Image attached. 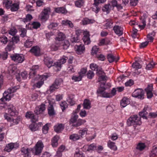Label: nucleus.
<instances>
[{
	"label": "nucleus",
	"instance_id": "22",
	"mask_svg": "<svg viewBox=\"0 0 157 157\" xmlns=\"http://www.w3.org/2000/svg\"><path fill=\"white\" fill-rule=\"evenodd\" d=\"M129 103L130 101L129 99L127 98L124 97L122 99L120 103V105L122 107L124 108Z\"/></svg>",
	"mask_w": 157,
	"mask_h": 157
},
{
	"label": "nucleus",
	"instance_id": "60",
	"mask_svg": "<svg viewBox=\"0 0 157 157\" xmlns=\"http://www.w3.org/2000/svg\"><path fill=\"white\" fill-rule=\"evenodd\" d=\"M79 40L78 37H75V36L71 35L70 39L72 43L78 42Z\"/></svg>",
	"mask_w": 157,
	"mask_h": 157
},
{
	"label": "nucleus",
	"instance_id": "15",
	"mask_svg": "<svg viewBox=\"0 0 157 157\" xmlns=\"http://www.w3.org/2000/svg\"><path fill=\"white\" fill-rule=\"evenodd\" d=\"M113 30L115 33L119 36L123 33V28L118 25L115 26L113 28Z\"/></svg>",
	"mask_w": 157,
	"mask_h": 157
},
{
	"label": "nucleus",
	"instance_id": "48",
	"mask_svg": "<svg viewBox=\"0 0 157 157\" xmlns=\"http://www.w3.org/2000/svg\"><path fill=\"white\" fill-rule=\"evenodd\" d=\"M157 155V147L153 148L150 153V157H155Z\"/></svg>",
	"mask_w": 157,
	"mask_h": 157
},
{
	"label": "nucleus",
	"instance_id": "17",
	"mask_svg": "<svg viewBox=\"0 0 157 157\" xmlns=\"http://www.w3.org/2000/svg\"><path fill=\"white\" fill-rule=\"evenodd\" d=\"M107 58L108 61L110 63H112L114 61L117 62L119 59L118 56H117V57H115L111 54H108L107 56Z\"/></svg>",
	"mask_w": 157,
	"mask_h": 157
},
{
	"label": "nucleus",
	"instance_id": "64",
	"mask_svg": "<svg viewBox=\"0 0 157 157\" xmlns=\"http://www.w3.org/2000/svg\"><path fill=\"white\" fill-rule=\"evenodd\" d=\"M98 48L97 47V46H94L92 49V52L91 53L93 55H94V54H97V52L98 51Z\"/></svg>",
	"mask_w": 157,
	"mask_h": 157
},
{
	"label": "nucleus",
	"instance_id": "25",
	"mask_svg": "<svg viewBox=\"0 0 157 157\" xmlns=\"http://www.w3.org/2000/svg\"><path fill=\"white\" fill-rule=\"evenodd\" d=\"M64 128V125L61 124L55 125L54 127V129L56 132L59 133Z\"/></svg>",
	"mask_w": 157,
	"mask_h": 157
},
{
	"label": "nucleus",
	"instance_id": "40",
	"mask_svg": "<svg viewBox=\"0 0 157 157\" xmlns=\"http://www.w3.org/2000/svg\"><path fill=\"white\" fill-rule=\"evenodd\" d=\"M148 113L144 109L143 111L140 112L139 113V115L140 116V117H142L144 119H147V115Z\"/></svg>",
	"mask_w": 157,
	"mask_h": 157
},
{
	"label": "nucleus",
	"instance_id": "6",
	"mask_svg": "<svg viewBox=\"0 0 157 157\" xmlns=\"http://www.w3.org/2000/svg\"><path fill=\"white\" fill-rule=\"evenodd\" d=\"M50 13V9L49 8H44L39 16V17L42 20H47L49 17Z\"/></svg>",
	"mask_w": 157,
	"mask_h": 157
},
{
	"label": "nucleus",
	"instance_id": "20",
	"mask_svg": "<svg viewBox=\"0 0 157 157\" xmlns=\"http://www.w3.org/2000/svg\"><path fill=\"white\" fill-rule=\"evenodd\" d=\"M16 67L15 65H10L8 68V72L11 75H15L16 70Z\"/></svg>",
	"mask_w": 157,
	"mask_h": 157
},
{
	"label": "nucleus",
	"instance_id": "53",
	"mask_svg": "<svg viewBox=\"0 0 157 157\" xmlns=\"http://www.w3.org/2000/svg\"><path fill=\"white\" fill-rule=\"evenodd\" d=\"M82 77L81 75L79 74L78 75L73 76L72 77V79L75 82L79 81L81 80Z\"/></svg>",
	"mask_w": 157,
	"mask_h": 157
},
{
	"label": "nucleus",
	"instance_id": "24",
	"mask_svg": "<svg viewBox=\"0 0 157 157\" xmlns=\"http://www.w3.org/2000/svg\"><path fill=\"white\" fill-rule=\"evenodd\" d=\"M83 105L84 108L86 109H89L91 107V102L89 100L87 99L84 100Z\"/></svg>",
	"mask_w": 157,
	"mask_h": 157
},
{
	"label": "nucleus",
	"instance_id": "33",
	"mask_svg": "<svg viewBox=\"0 0 157 157\" xmlns=\"http://www.w3.org/2000/svg\"><path fill=\"white\" fill-rule=\"evenodd\" d=\"M81 138V136L77 134H73L70 136V139L74 141H76Z\"/></svg>",
	"mask_w": 157,
	"mask_h": 157
},
{
	"label": "nucleus",
	"instance_id": "38",
	"mask_svg": "<svg viewBox=\"0 0 157 157\" xmlns=\"http://www.w3.org/2000/svg\"><path fill=\"white\" fill-rule=\"evenodd\" d=\"M94 22V20L89 19L87 18H84L82 21V24L83 25H86L88 24H91Z\"/></svg>",
	"mask_w": 157,
	"mask_h": 157
},
{
	"label": "nucleus",
	"instance_id": "35",
	"mask_svg": "<svg viewBox=\"0 0 157 157\" xmlns=\"http://www.w3.org/2000/svg\"><path fill=\"white\" fill-rule=\"evenodd\" d=\"M108 145L109 147L113 150L116 151L117 149V147L115 144V143L112 142L110 140H109L108 142Z\"/></svg>",
	"mask_w": 157,
	"mask_h": 157
},
{
	"label": "nucleus",
	"instance_id": "27",
	"mask_svg": "<svg viewBox=\"0 0 157 157\" xmlns=\"http://www.w3.org/2000/svg\"><path fill=\"white\" fill-rule=\"evenodd\" d=\"M34 42L33 40L31 39H27L24 42V46L27 48L31 47Z\"/></svg>",
	"mask_w": 157,
	"mask_h": 157
},
{
	"label": "nucleus",
	"instance_id": "45",
	"mask_svg": "<svg viewBox=\"0 0 157 157\" xmlns=\"http://www.w3.org/2000/svg\"><path fill=\"white\" fill-rule=\"evenodd\" d=\"M39 67L37 65L33 66L32 68V71L30 72L29 75L30 78L32 77V76L33 75H34L36 74V72L35 70L36 69H38Z\"/></svg>",
	"mask_w": 157,
	"mask_h": 157
},
{
	"label": "nucleus",
	"instance_id": "21",
	"mask_svg": "<svg viewBox=\"0 0 157 157\" xmlns=\"http://www.w3.org/2000/svg\"><path fill=\"white\" fill-rule=\"evenodd\" d=\"M45 109V105L41 104L40 107H36V110H35V113L37 115H38L42 112Z\"/></svg>",
	"mask_w": 157,
	"mask_h": 157
},
{
	"label": "nucleus",
	"instance_id": "59",
	"mask_svg": "<svg viewBox=\"0 0 157 157\" xmlns=\"http://www.w3.org/2000/svg\"><path fill=\"white\" fill-rule=\"evenodd\" d=\"M0 41L4 44H6L8 42V38L6 36H3L0 37Z\"/></svg>",
	"mask_w": 157,
	"mask_h": 157
},
{
	"label": "nucleus",
	"instance_id": "55",
	"mask_svg": "<svg viewBox=\"0 0 157 157\" xmlns=\"http://www.w3.org/2000/svg\"><path fill=\"white\" fill-rule=\"evenodd\" d=\"M74 156L75 157H83L84 155L81 151H80L78 149H77Z\"/></svg>",
	"mask_w": 157,
	"mask_h": 157
},
{
	"label": "nucleus",
	"instance_id": "54",
	"mask_svg": "<svg viewBox=\"0 0 157 157\" xmlns=\"http://www.w3.org/2000/svg\"><path fill=\"white\" fill-rule=\"evenodd\" d=\"M87 131V129L86 128H83L82 130H80L78 131V133L80 135V136H81V138H82V136L86 134Z\"/></svg>",
	"mask_w": 157,
	"mask_h": 157
},
{
	"label": "nucleus",
	"instance_id": "36",
	"mask_svg": "<svg viewBox=\"0 0 157 157\" xmlns=\"http://www.w3.org/2000/svg\"><path fill=\"white\" fill-rule=\"evenodd\" d=\"M48 114L50 116H52L54 115L55 114V112L54 110V108L52 105H50L48 108Z\"/></svg>",
	"mask_w": 157,
	"mask_h": 157
},
{
	"label": "nucleus",
	"instance_id": "32",
	"mask_svg": "<svg viewBox=\"0 0 157 157\" xmlns=\"http://www.w3.org/2000/svg\"><path fill=\"white\" fill-rule=\"evenodd\" d=\"M86 121L84 120L79 119L76 121V122L72 124V126L75 127H78L84 124Z\"/></svg>",
	"mask_w": 157,
	"mask_h": 157
},
{
	"label": "nucleus",
	"instance_id": "7",
	"mask_svg": "<svg viewBox=\"0 0 157 157\" xmlns=\"http://www.w3.org/2000/svg\"><path fill=\"white\" fill-rule=\"evenodd\" d=\"M132 96L135 98L143 99L144 98V92L141 89H137L132 94Z\"/></svg>",
	"mask_w": 157,
	"mask_h": 157
},
{
	"label": "nucleus",
	"instance_id": "43",
	"mask_svg": "<svg viewBox=\"0 0 157 157\" xmlns=\"http://www.w3.org/2000/svg\"><path fill=\"white\" fill-rule=\"evenodd\" d=\"M55 11L57 13H65L66 10L63 7H60L55 8Z\"/></svg>",
	"mask_w": 157,
	"mask_h": 157
},
{
	"label": "nucleus",
	"instance_id": "11",
	"mask_svg": "<svg viewBox=\"0 0 157 157\" xmlns=\"http://www.w3.org/2000/svg\"><path fill=\"white\" fill-rule=\"evenodd\" d=\"M83 35L84 36L82 38V40L84 44H89L91 42L89 37V32L87 31H84L83 33Z\"/></svg>",
	"mask_w": 157,
	"mask_h": 157
},
{
	"label": "nucleus",
	"instance_id": "44",
	"mask_svg": "<svg viewBox=\"0 0 157 157\" xmlns=\"http://www.w3.org/2000/svg\"><path fill=\"white\" fill-rule=\"evenodd\" d=\"M58 24L56 23H51L48 26L49 29L55 30L56 29L58 26Z\"/></svg>",
	"mask_w": 157,
	"mask_h": 157
},
{
	"label": "nucleus",
	"instance_id": "46",
	"mask_svg": "<svg viewBox=\"0 0 157 157\" xmlns=\"http://www.w3.org/2000/svg\"><path fill=\"white\" fill-rule=\"evenodd\" d=\"M84 2L83 0H78L75 2V6L78 8H81L84 4Z\"/></svg>",
	"mask_w": 157,
	"mask_h": 157
},
{
	"label": "nucleus",
	"instance_id": "5",
	"mask_svg": "<svg viewBox=\"0 0 157 157\" xmlns=\"http://www.w3.org/2000/svg\"><path fill=\"white\" fill-rule=\"evenodd\" d=\"M67 59L68 58L67 57L63 56L61 59L54 64V69L56 71H60L62 67V65L65 63Z\"/></svg>",
	"mask_w": 157,
	"mask_h": 157
},
{
	"label": "nucleus",
	"instance_id": "37",
	"mask_svg": "<svg viewBox=\"0 0 157 157\" xmlns=\"http://www.w3.org/2000/svg\"><path fill=\"white\" fill-rule=\"evenodd\" d=\"M10 10L12 11H17L19 8V5L17 3L12 4L10 8Z\"/></svg>",
	"mask_w": 157,
	"mask_h": 157
},
{
	"label": "nucleus",
	"instance_id": "31",
	"mask_svg": "<svg viewBox=\"0 0 157 157\" xmlns=\"http://www.w3.org/2000/svg\"><path fill=\"white\" fill-rule=\"evenodd\" d=\"M59 137L56 136H55L52 140V145L53 147H55L57 146L58 144V141L59 139Z\"/></svg>",
	"mask_w": 157,
	"mask_h": 157
},
{
	"label": "nucleus",
	"instance_id": "19",
	"mask_svg": "<svg viewBox=\"0 0 157 157\" xmlns=\"http://www.w3.org/2000/svg\"><path fill=\"white\" fill-rule=\"evenodd\" d=\"M146 92L147 98H151L153 95L151 91L152 90V86H148V87L145 89Z\"/></svg>",
	"mask_w": 157,
	"mask_h": 157
},
{
	"label": "nucleus",
	"instance_id": "26",
	"mask_svg": "<svg viewBox=\"0 0 157 157\" xmlns=\"http://www.w3.org/2000/svg\"><path fill=\"white\" fill-rule=\"evenodd\" d=\"M97 92L98 93L101 94L102 96L103 97L107 98L111 97V96H110V93L106 92L104 90H101L99 89L98 90Z\"/></svg>",
	"mask_w": 157,
	"mask_h": 157
},
{
	"label": "nucleus",
	"instance_id": "8",
	"mask_svg": "<svg viewBox=\"0 0 157 157\" xmlns=\"http://www.w3.org/2000/svg\"><path fill=\"white\" fill-rule=\"evenodd\" d=\"M11 57L12 60L17 63H21L24 60V56L23 55L15 54L11 56Z\"/></svg>",
	"mask_w": 157,
	"mask_h": 157
},
{
	"label": "nucleus",
	"instance_id": "18",
	"mask_svg": "<svg viewBox=\"0 0 157 157\" xmlns=\"http://www.w3.org/2000/svg\"><path fill=\"white\" fill-rule=\"evenodd\" d=\"M75 49L77 53L81 54L85 50V48L83 45L80 44L79 45H76L75 47Z\"/></svg>",
	"mask_w": 157,
	"mask_h": 157
},
{
	"label": "nucleus",
	"instance_id": "41",
	"mask_svg": "<svg viewBox=\"0 0 157 157\" xmlns=\"http://www.w3.org/2000/svg\"><path fill=\"white\" fill-rule=\"evenodd\" d=\"M3 4L5 5L7 9L10 8L12 4V1L9 0H4L3 2Z\"/></svg>",
	"mask_w": 157,
	"mask_h": 157
},
{
	"label": "nucleus",
	"instance_id": "56",
	"mask_svg": "<svg viewBox=\"0 0 157 157\" xmlns=\"http://www.w3.org/2000/svg\"><path fill=\"white\" fill-rule=\"evenodd\" d=\"M140 20H141V22L143 24V25H139L138 26L139 27V28H141V29H143L144 28L146 25L145 18V17H141Z\"/></svg>",
	"mask_w": 157,
	"mask_h": 157
},
{
	"label": "nucleus",
	"instance_id": "39",
	"mask_svg": "<svg viewBox=\"0 0 157 157\" xmlns=\"http://www.w3.org/2000/svg\"><path fill=\"white\" fill-rule=\"evenodd\" d=\"M65 38V35L62 33L59 32L58 33V36L56 38V40L59 41H62Z\"/></svg>",
	"mask_w": 157,
	"mask_h": 157
},
{
	"label": "nucleus",
	"instance_id": "3",
	"mask_svg": "<svg viewBox=\"0 0 157 157\" xmlns=\"http://www.w3.org/2000/svg\"><path fill=\"white\" fill-rule=\"evenodd\" d=\"M63 80L61 78L56 79L53 83L50 86L48 90L52 93L56 90L58 89L61 85L63 83Z\"/></svg>",
	"mask_w": 157,
	"mask_h": 157
},
{
	"label": "nucleus",
	"instance_id": "51",
	"mask_svg": "<svg viewBox=\"0 0 157 157\" xmlns=\"http://www.w3.org/2000/svg\"><path fill=\"white\" fill-rule=\"evenodd\" d=\"M115 106L112 105L108 106L106 107V110L109 113H112L114 110Z\"/></svg>",
	"mask_w": 157,
	"mask_h": 157
},
{
	"label": "nucleus",
	"instance_id": "14",
	"mask_svg": "<svg viewBox=\"0 0 157 157\" xmlns=\"http://www.w3.org/2000/svg\"><path fill=\"white\" fill-rule=\"evenodd\" d=\"M21 151L25 157H31L30 153L32 151L31 149L26 147H23L21 149Z\"/></svg>",
	"mask_w": 157,
	"mask_h": 157
},
{
	"label": "nucleus",
	"instance_id": "47",
	"mask_svg": "<svg viewBox=\"0 0 157 157\" xmlns=\"http://www.w3.org/2000/svg\"><path fill=\"white\" fill-rule=\"evenodd\" d=\"M110 4L105 5L102 8V11L106 12L107 13H109L110 11Z\"/></svg>",
	"mask_w": 157,
	"mask_h": 157
},
{
	"label": "nucleus",
	"instance_id": "1",
	"mask_svg": "<svg viewBox=\"0 0 157 157\" xmlns=\"http://www.w3.org/2000/svg\"><path fill=\"white\" fill-rule=\"evenodd\" d=\"M18 88L14 86L8 89L3 94L4 97L0 99V101H9L13 96V93L15 92Z\"/></svg>",
	"mask_w": 157,
	"mask_h": 157
},
{
	"label": "nucleus",
	"instance_id": "58",
	"mask_svg": "<svg viewBox=\"0 0 157 157\" xmlns=\"http://www.w3.org/2000/svg\"><path fill=\"white\" fill-rule=\"evenodd\" d=\"M96 71L97 75H98L99 76L103 75H105L104 72L103 71L102 68L101 67H99L98 69H97Z\"/></svg>",
	"mask_w": 157,
	"mask_h": 157
},
{
	"label": "nucleus",
	"instance_id": "23",
	"mask_svg": "<svg viewBox=\"0 0 157 157\" xmlns=\"http://www.w3.org/2000/svg\"><path fill=\"white\" fill-rule=\"evenodd\" d=\"M96 0H94V3L92 7V10L93 11L97 13L100 10V8L98 6V3L96 2Z\"/></svg>",
	"mask_w": 157,
	"mask_h": 157
},
{
	"label": "nucleus",
	"instance_id": "28",
	"mask_svg": "<svg viewBox=\"0 0 157 157\" xmlns=\"http://www.w3.org/2000/svg\"><path fill=\"white\" fill-rule=\"evenodd\" d=\"M17 145L13 143L9 144L6 145L5 148V150L7 152H10L13 148L15 147V145Z\"/></svg>",
	"mask_w": 157,
	"mask_h": 157
},
{
	"label": "nucleus",
	"instance_id": "30",
	"mask_svg": "<svg viewBox=\"0 0 157 157\" xmlns=\"http://www.w3.org/2000/svg\"><path fill=\"white\" fill-rule=\"evenodd\" d=\"M78 116L75 113L73 112L71 116V118L70 119V121L71 123L73 124H74L77 121V119L78 118Z\"/></svg>",
	"mask_w": 157,
	"mask_h": 157
},
{
	"label": "nucleus",
	"instance_id": "2",
	"mask_svg": "<svg viewBox=\"0 0 157 157\" xmlns=\"http://www.w3.org/2000/svg\"><path fill=\"white\" fill-rule=\"evenodd\" d=\"M141 123L140 117L136 115L131 116L127 121V124L129 126L135 125H140Z\"/></svg>",
	"mask_w": 157,
	"mask_h": 157
},
{
	"label": "nucleus",
	"instance_id": "63",
	"mask_svg": "<svg viewBox=\"0 0 157 157\" xmlns=\"http://www.w3.org/2000/svg\"><path fill=\"white\" fill-rule=\"evenodd\" d=\"M48 124H46L42 128L43 132L44 134H47L48 130L49 128L48 126Z\"/></svg>",
	"mask_w": 157,
	"mask_h": 157
},
{
	"label": "nucleus",
	"instance_id": "61",
	"mask_svg": "<svg viewBox=\"0 0 157 157\" xmlns=\"http://www.w3.org/2000/svg\"><path fill=\"white\" fill-rule=\"evenodd\" d=\"M145 145L143 143H139L136 147V149L140 151H142L144 149L145 147Z\"/></svg>",
	"mask_w": 157,
	"mask_h": 157
},
{
	"label": "nucleus",
	"instance_id": "50",
	"mask_svg": "<svg viewBox=\"0 0 157 157\" xmlns=\"http://www.w3.org/2000/svg\"><path fill=\"white\" fill-rule=\"evenodd\" d=\"M132 67L133 68L137 70L141 68L142 66L138 62H135L133 63L132 65Z\"/></svg>",
	"mask_w": 157,
	"mask_h": 157
},
{
	"label": "nucleus",
	"instance_id": "4",
	"mask_svg": "<svg viewBox=\"0 0 157 157\" xmlns=\"http://www.w3.org/2000/svg\"><path fill=\"white\" fill-rule=\"evenodd\" d=\"M34 78L32 80V82H35V81L37 80H40L36 83V86L38 88H40L44 84V81L46 79L48 78V76L46 75H38L36 77L34 76Z\"/></svg>",
	"mask_w": 157,
	"mask_h": 157
},
{
	"label": "nucleus",
	"instance_id": "42",
	"mask_svg": "<svg viewBox=\"0 0 157 157\" xmlns=\"http://www.w3.org/2000/svg\"><path fill=\"white\" fill-rule=\"evenodd\" d=\"M62 24L64 25H68L71 28H72L74 26L72 22L71 21L68 20L63 21Z\"/></svg>",
	"mask_w": 157,
	"mask_h": 157
},
{
	"label": "nucleus",
	"instance_id": "9",
	"mask_svg": "<svg viewBox=\"0 0 157 157\" xmlns=\"http://www.w3.org/2000/svg\"><path fill=\"white\" fill-rule=\"evenodd\" d=\"M44 146L43 142L41 141H39L35 146L36 155H38L40 153L44 147Z\"/></svg>",
	"mask_w": 157,
	"mask_h": 157
},
{
	"label": "nucleus",
	"instance_id": "13",
	"mask_svg": "<svg viewBox=\"0 0 157 157\" xmlns=\"http://www.w3.org/2000/svg\"><path fill=\"white\" fill-rule=\"evenodd\" d=\"M4 117L5 119H7L8 121H10V122H13L14 124H18L21 120L20 118L19 117H17L16 119H13L10 118L7 116V114H5Z\"/></svg>",
	"mask_w": 157,
	"mask_h": 157
},
{
	"label": "nucleus",
	"instance_id": "34",
	"mask_svg": "<svg viewBox=\"0 0 157 157\" xmlns=\"http://www.w3.org/2000/svg\"><path fill=\"white\" fill-rule=\"evenodd\" d=\"M15 47V44L10 41L7 45L6 49L7 51H11L14 49Z\"/></svg>",
	"mask_w": 157,
	"mask_h": 157
},
{
	"label": "nucleus",
	"instance_id": "62",
	"mask_svg": "<svg viewBox=\"0 0 157 157\" xmlns=\"http://www.w3.org/2000/svg\"><path fill=\"white\" fill-rule=\"evenodd\" d=\"M33 18L32 16L30 14H28L26 15V17L23 19V21L25 22H27L30 21Z\"/></svg>",
	"mask_w": 157,
	"mask_h": 157
},
{
	"label": "nucleus",
	"instance_id": "49",
	"mask_svg": "<svg viewBox=\"0 0 157 157\" xmlns=\"http://www.w3.org/2000/svg\"><path fill=\"white\" fill-rule=\"evenodd\" d=\"M154 62H151L149 63L147 66L146 67V69L147 70H151L153 68L154 66L156 65Z\"/></svg>",
	"mask_w": 157,
	"mask_h": 157
},
{
	"label": "nucleus",
	"instance_id": "52",
	"mask_svg": "<svg viewBox=\"0 0 157 157\" xmlns=\"http://www.w3.org/2000/svg\"><path fill=\"white\" fill-rule=\"evenodd\" d=\"M60 105L63 111L68 107L67 103L65 101L62 102Z\"/></svg>",
	"mask_w": 157,
	"mask_h": 157
},
{
	"label": "nucleus",
	"instance_id": "12",
	"mask_svg": "<svg viewBox=\"0 0 157 157\" xmlns=\"http://www.w3.org/2000/svg\"><path fill=\"white\" fill-rule=\"evenodd\" d=\"M25 117L27 118L30 119L33 122H35L38 121L37 116H35L32 112H27L25 115Z\"/></svg>",
	"mask_w": 157,
	"mask_h": 157
},
{
	"label": "nucleus",
	"instance_id": "29",
	"mask_svg": "<svg viewBox=\"0 0 157 157\" xmlns=\"http://www.w3.org/2000/svg\"><path fill=\"white\" fill-rule=\"evenodd\" d=\"M106 22V23L104 25L105 29H107L111 28L113 26V21L110 19H107Z\"/></svg>",
	"mask_w": 157,
	"mask_h": 157
},
{
	"label": "nucleus",
	"instance_id": "57",
	"mask_svg": "<svg viewBox=\"0 0 157 157\" xmlns=\"http://www.w3.org/2000/svg\"><path fill=\"white\" fill-rule=\"evenodd\" d=\"M19 38L18 36H13L12 38V41H10L11 42H13L14 44L17 43L19 42Z\"/></svg>",
	"mask_w": 157,
	"mask_h": 157
},
{
	"label": "nucleus",
	"instance_id": "16",
	"mask_svg": "<svg viewBox=\"0 0 157 157\" xmlns=\"http://www.w3.org/2000/svg\"><path fill=\"white\" fill-rule=\"evenodd\" d=\"M29 51L36 56H39L40 55V48L37 46L33 47Z\"/></svg>",
	"mask_w": 157,
	"mask_h": 157
},
{
	"label": "nucleus",
	"instance_id": "10",
	"mask_svg": "<svg viewBox=\"0 0 157 157\" xmlns=\"http://www.w3.org/2000/svg\"><path fill=\"white\" fill-rule=\"evenodd\" d=\"M44 61L45 64L48 68L54 65L53 59L50 57L46 56L44 58Z\"/></svg>",
	"mask_w": 157,
	"mask_h": 157
}]
</instances>
